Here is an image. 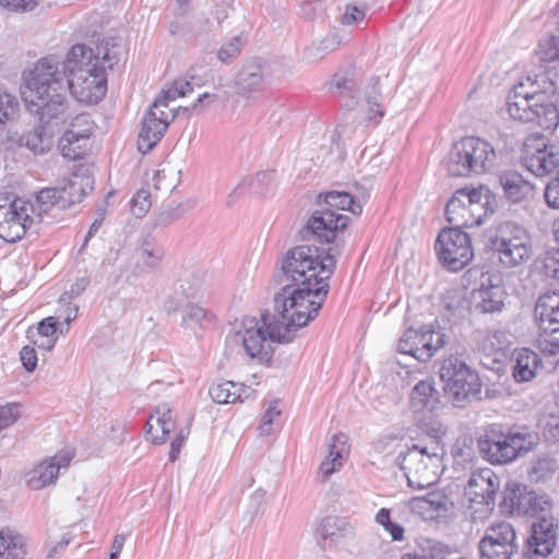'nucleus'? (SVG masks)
<instances>
[{"label": "nucleus", "instance_id": "15", "mask_svg": "<svg viewBox=\"0 0 559 559\" xmlns=\"http://www.w3.org/2000/svg\"><path fill=\"white\" fill-rule=\"evenodd\" d=\"M433 335L435 332L432 330L408 328L399 341L397 350L401 354L411 355L420 361H427L443 345V341L439 335H437V343L432 344Z\"/></svg>", "mask_w": 559, "mask_h": 559}, {"label": "nucleus", "instance_id": "14", "mask_svg": "<svg viewBox=\"0 0 559 559\" xmlns=\"http://www.w3.org/2000/svg\"><path fill=\"white\" fill-rule=\"evenodd\" d=\"M558 524L551 515H542L532 523L531 534L526 538V554L546 558L554 552L557 543Z\"/></svg>", "mask_w": 559, "mask_h": 559}, {"label": "nucleus", "instance_id": "42", "mask_svg": "<svg viewBox=\"0 0 559 559\" xmlns=\"http://www.w3.org/2000/svg\"><path fill=\"white\" fill-rule=\"evenodd\" d=\"M538 55L540 61L551 63L559 61V36H548L538 44Z\"/></svg>", "mask_w": 559, "mask_h": 559}, {"label": "nucleus", "instance_id": "49", "mask_svg": "<svg viewBox=\"0 0 559 559\" xmlns=\"http://www.w3.org/2000/svg\"><path fill=\"white\" fill-rule=\"evenodd\" d=\"M151 193L147 189H140L131 199V211L135 217H143L151 209Z\"/></svg>", "mask_w": 559, "mask_h": 559}, {"label": "nucleus", "instance_id": "44", "mask_svg": "<svg viewBox=\"0 0 559 559\" xmlns=\"http://www.w3.org/2000/svg\"><path fill=\"white\" fill-rule=\"evenodd\" d=\"M491 535H493L495 545L504 546L507 543L516 544V534L513 526L507 522L491 524Z\"/></svg>", "mask_w": 559, "mask_h": 559}, {"label": "nucleus", "instance_id": "25", "mask_svg": "<svg viewBox=\"0 0 559 559\" xmlns=\"http://www.w3.org/2000/svg\"><path fill=\"white\" fill-rule=\"evenodd\" d=\"M316 534L321 538L323 547L337 546L353 535V527L345 519L326 516L317 526Z\"/></svg>", "mask_w": 559, "mask_h": 559}, {"label": "nucleus", "instance_id": "12", "mask_svg": "<svg viewBox=\"0 0 559 559\" xmlns=\"http://www.w3.org/2000/svg\"><path fill=\"white\" fill-rule=\"evenodd\" d=\"M467 510L473 522H485L489 518V469L477 468L472 472L465 487Z\"/></svg>", "mask_w": 559, "mask_h": 559}, {"label": "nucleus", "instance_id": "3", "mask_svg": "<svg viewBox=\"0 0 559 559\" xmlns=\"http://www.w3.org/2000/svg\"><path fill=\"white\" fill-rule=\"evenodd\" d=\"M329 284L318 287L286 285L274 295L276 322L271 324V336L278 343H290L295 333L314 320L329 293Z\"/></svg>", "mask_w": 559, "mask_h": 559}, {"label": "nucleus", "instance_id": "8", "mask_svg": "<svg viewBox=\"0 0 559 559\" xmlns=\"http://www.w3.org/2000/svg\"><path fill=\"white\" fill-rule=\"evenodd\" d=\"M276 322L272 313L265 311L261 313L260 319L254 317H245L241 321V329L226 337V348L234 349L241 346L245 353L254 358H267L269 353L264 350L266 341L277 342L271 336V324Z\"/></svg>", "mask_w": 559, "mask_h": 559}, {"label": "nucleus", "instance_id": "37", "mask_svg": "<svg viewBox=\"0 0 559 559\" xmlns=\"http://www.w3.org/2000/svg\"><path fill=\"white\" fill-rule=\"evenodd\" d=\"M195 206V202L187 200L182 203H171L164 207L155 218V226L166 227L171 223L182 218L189 211Z\"/></svg>", "mask_w": 559, "mask_h": 559}, {"label": "nucleus", "instance_id": "64", "mask_svg": "<svg viewBox=\"0 0 559 559\" xmlns=\"http://www.w3.org/2000/svg\"><path fill=\"white\" fill-rule=\"evenodd\" d=\"M20 358L23 367L27 372H33L37 366V354L36 350L31 346L22 347L20 352Z\"/></svg>", "mask_w": 559, "mask_h": 559}, {"label": "nucleus", "instance_id": "19", "mask_svg": "<svg viewBox=\"0 0 559 559\" xmlns=\"http://www.w3.org/2000/svg\"><path fill=\"white\" fill-rule=\"evenodd\" d=\"M73 457L69 450L60 451L56 455L38 464L28 479V486L34 490H39L45 486L51 485L58 477L59 471L67 467Z\"/></svg>", "mask_w": 559, "mask_h": 559}, {"label": "nucleus", "instance_id": "31", "mask_svg": "<svg viewBox=\"0 0 559 559\" xmlns=\"http://www.w3.org/2000/svg\"><path fill=\"white\" fill-rule=\"evenodd\" d=\"M461 197L465 198V189H459L445 205L444 215L452 225L451 228H472L473 222L469 218L468 204Z\"/></svg>", "mask_w": 559, "mask_h": 559}, {"label": "nucleus", "instance_id": "30", "mask_svg": "<svg viewBox=\"0 0 559 559\" xmlns=\"http://www.w3.org/2000/svg\"><path fill=\"white\" fill-rule=\"evenodd\" d=\"M515 364L512 367V376L519 383L531 381L536 374V368L542 362L537 353L530 348L515 349L513 352Z\"/></svg>", "mask_w": 559, "mask_h": 559}, {"label": "nucleus", "instance_id": "55", "mask_svg": "<svg viewBox=\"0 0 559 559\" xmlns=\"http://www.w3.org/2000/svg\"><path fill=\"white\" fill-rule=\"evenodd\" d=\"M206 314L207 312L205 309L195 304L189 302L183 308L182 324L186 326L198 324L205 319Z\"/></svg>", "mask_w": 559, "mask_h": 559}, {"label": "nucleus", "instance_id": "27", "mask_svg": "<svg viewBox=\"0 0 559 559\" xmlns=\"http://www.w3.org/2000/svg\"><path fill=\"white\" fill-rule=\"evenodd\" d=\"M535 499V491L527 490V487L516 483H508L502 493L500 509L510 514H524V510Z\"/></svg>", "mask_w": 559, "mask_h": 559}, {"label": "nucleus", "instance_id": "36", "mask_svg": "<svg viewBox=\"0 0 559 559\" xmlns=\"http://www.w3.org/2000/svg\"><path fill=\"white\" fill-rule=\"evenodd\" d=\"M25 549L22 536L7 530L0 531V559H24Z\"/></svg>", "mask_w": 559, "mask_h": 559}, {"label": "nucleus", "instance_id": "40", "mask_svg": "<svg viewBox=\"0 0 559 559\" xmlns=\"http://www.w3.org/2000/svg\"><path fill=\"white\" fill-rule=\"evenodd\" d=\"M558 468V463L552 457H540L532 466L530 478L536 483H545L552 477Z\"/></svg>", "mask_w": 559, "mask_h": 559}, {"label": "nucleus", "instance_id": "23", "mask_svg": "<svg viewBox=\"0 0 559 559\" xmlns=\"http://www.w3.org/2000/svg\"><path fill=\"white\" fill-rule=\"evenodd\" d=\"M449 498L441 491H430L426 496L414 497L408 506L412 512L425 520H435L448 511Z\"/></svg>", "mask_w": 559, "mask_h": 559}, {"label": "nucleus", "instance_id": "53", "mask_svg": "<svg viewBox=\"0 0 559 559\" xmlns=\"http://www.w3.org/2000/svg\"><path fill=\"white\" fill-rule=\"evenodd\" d=\"M340 45L335 34L326 35L318 45L308 48L309 53L317 58H322L325 53L333 51Z\"/></svg>", "mask_w": 559, "mask_h": 559}, {"label": "nucleus", "instance_id": "35", "mask_svg": "<svg viewBox=\"0 0 559 559\" xmlns=\"http://www.w3.org/2000/svg\"><path fill=\"white\" fill-rule=\"evenodd\" d=\"M379 81L378 76H371L364 86V100L368 106L369 120L380 119L384 114Z\"/></svg>", "mask_w": 559, "mask_h": 559}, {"label": "nucleus", "instance_id": "16", "mask_svg": "<svg viewBox=\"0 0 559 559\" xmlns=\"http://www.w3.org/2000/svg\"><path fill=\"white\" fill-rule=\"evenodd\" d=\"M361 79L362 72L356 68L336 72L330 82V92L343 107L353 109L360 100Z\"/></svg>", "mask_w": 559, "mask_h": 559}, {"label": "nucleus", "instance_id": "62", "mask_svg": "<svg viewBox=\"0 0 559 559\" xmlns=\"http://www.w3.org/2000/svg\"><path fill=\"white\" fill-rule=\"evenodd\" d=\"M423 429L430 437V441H438L440 444H443L442 439L447 433V427L437 420H429L423 425Z\"/></svg>", "mask_w": 559, "mask_h": 559}, {"label": "nucleus", "instance_id": "28", "mask_svg": "<svg viewBox=\"0 0 559 559\" xmlns=\"http://www.w3.org/2000/svg\"><path fill=\"white\" fill-rule=\"evenodd\" d=\"M174 289L175 294L187 299L202 297L206 289L205 273L202 270H182Z\"/></svg>", "mask_w": 559, "mask_h": 559}, {"label": "nucleus", "instance_id": "33", "mask_svg": "<svg viewBox=\"0 0 559 559\" xmlns=\"http://www.w3.org/2000/svg\"><path fill=\"white\" fill-rule=\"evenodd\" d=\"M263 81L262 66L257 61H250L243 64L235 79L237 94L247 95L254 92L262 85Z\"/></svg>", "mask_w": 559, "mask_h": 559}, {"label": "nucleus", "instance_id": "24", "mask_svg": "<svg viewBox=\"0 0 559 559\" xmlns=\"http://www.w3.org/2000/svg\"><path fill=\"white\" fill-rule=\"evenodd\" d=\"M167 124L163 119H156L154 110H147L142 120V128L138 136V148L142 154L152 151L164 136Z\"/></svg>", "mask_w": 559, "mask_h": 559}, {"label": "nucleus", "instance_id": "60", "mask_svg": "<svg viewBox=\"0 0 559 559\" xmlns=\"http://www.w3.org/2000/svg\"><path fill=\"white\" fill-rule=\"evenodd\" d=\"M544 197L549 207L559 209V171L557 177L547 183Z\"/></svg>", "mask_w": 559, "mask_h": 559}, {"label": "nucleus", "instance_id": "34", "mask_svg": "<svg viewBox=\"0 0 559 559\" xmlns=\"http://www.w3.org/2000/svg\"><path fill=\"white\" fill-rule=\"evenodd\" d=\"M41 124L34 127L31 131L21 136V143L29 148L34 154H44L52 147V136L43 126L44 121L39 119ZM49 122H45L48 124Z\"/></svg>", "mask_w": 559, "mask_h": 559}, {"label": "nucleus", "instance_id": "4", "mask_svg": "<svg viewBox=\"0 0 559 559\" xmlns=\"http://www.w3.org/2000/svg\"><path fill=\"white\" fill-rule=\"evenodd\" d=\"M336 266L332 249L326 251L316 246L301 245L288 250L282 259L278 284L318 287L328 284Z\"/></svg>", "mask_w": 559, "mask_h": 559}, {"label": "nucleus", "instance_id": "48", "mask_svg": "<svg viewBox=\"0 0 559 559\" xmlns=\"http://www.w3.org/2000/svg\"><path fill=\"white\" fill-rule=\"evenodd\" d=\"M376 521L390 533L393 540H402L404 538V528L400 524L391 521L389 509H380L376 515Z\"/></svg>", "mask_w": 559, "mask_h": 559}, {"label": "nucleus", "instance_id": "7", "mask_svg": "<svg viewBox=\"0 0 559 559\" xmlns=\"http://www.w3.org/2000/svg\"><path fill=\"white\" fill-rule=\"evenodd\" d=\"M444 393L456 407H463L480 393V379L462 359L450 356L440 368Z\"/></svg>", "mask_w": 559, "mask_h": 559}, {"label": "nucleus", "instance_id": "52", "mask_svg": "<svg viewBox=\"0 0 559 559\" xmlns=\"http://www.w3.org/2000/svg\"><path fill=\"white\" fill-rule=\"evenodd\" d=\"M550 506L551 503L546 496L535 493V499H531V502L524 510V515H530L538 520L542 515H548L546 512H549Z\"/></svg>", "mask_w": 559, "mask_h": 559}, {"label": "nucleus", "instance_id": "18", "mask_svg": "<svg viewBox=\"0 0 559 559\" xmlns=\"http://www.w3.org/2000/svg\"><path fill=\"white\" fill-rule=\"evenodd\" d=\"M444 454V444H440L438 441H430V443L426 445L416 443L413 444L405 454L402 468L411 473L419 474L421 469L417 467V463H423L424 474H427L428 469H437L439 467Z\"/></svg>", "mask_w": 559, "mask_h": 559}, {"label": "nucleus", "instance_id": "43", "mask_svg": "<svg viewBox=\"0 0 559 559\" xmlns=\"http://www.w3.org/2000/svg\"><path fill=\"white\" fill-rule=\"evenodd\" d=\"M497 277L501 280L500 275L491 273V314L501 312L508 305H510V296L504 286L493 283Z\"/></svg>", "mask_w": 559, "mask_h": 559}, {"label": "nucleus", "instance_id": "58", "mask_svg": "<svg viewBox=\"0 0 559 559\" xmlns=\"http://www.w3.org/2000/svg\"><path fill=\"white\" fill-rule=\"evenodd\" d=\"M58 321L56 317H47L43 319L36 330H34L35 338H50V337H57L56 333L58 330Z\"/></svg>", "mask_w": 559, "mask_h": 559}, {"label": "nucleus", "instance_id": "29", "mask_svg": "<svg viewBox=\"0 0 559 559\" xmlns=\"http://www.w3.org/2000/svg\"><path fill=\"white\" fill-rule=\"evenodd\" d=\"M252 392L251 388L233 381L213 383L209 389L211 399L217 404L243 402Z\"/></svg>", "mask_w": 559, "mask_h": 559}, {"label": "nucleus", "instance_id": "54", "mask_svg": "<svg viewBox=\"0 0 559 559\" xmlns=\"http://www.w3.org/2000/svg\"><path fill=\"white\" fill-rule=\"evenodd\" d=\"M20 407L17 403L0 406V430L12 426L20 418Z\"/></svg>", "mask_w": 559, "mask_h": 559}, {"label": "nucleus", "instance_id": "45", "mask_svg": "<svg viewBox=\"0 0 559 559\" xmlns=\"http://www.w3.org/2000/svg\"><path fill=\"white\" fill-rule=\"evenodd\" d=\"M417 467L421 469L419 474L411 473L409 471H405V476L407 477V484L412 488L424 489L429 487L436 481V472L428 469L427 474H424V464L417 463Z\"/></svg>", "mask_w": 559, "mask_h": 559}, {"label": "nucleus", "instance_id": "50", "mask_svg": "<svg viewBox=\"0 0 559 559\" xmlns=\"http://www.w3.org/2000/svg\"><path fill=\"white\" fill-rule=\"evenodd\" d=\"M17 109V102L14 96L7 92H0V128L13 118Z\"/></svg>", "mask_w": 559, "mask_h": 559}, {"label": "nucleus", "instance_id": "47", "mask_svg": "<svg viewBox=\"0 0 559 559\" xmlns=\"http://www.w3.org/2000/svg\"><path fill=\"white\" fill-rule=\"evenodd\" d=\"M242 46L241 37L234 36L218 49L217 59L223 63L231 62L240 53Z\"/></svg>", "mask_w": 559, "mask_h": 559}, {"label": "nucleus", "instance_id": "20", "mask_svg": "<svg viewBox=\"0 0 559 559\" xmlns=\"http://www.w3.org/2000/svg\"><path fill=\"white\" fill-rule=\"evenodd\" d=\"M441 406V394L432 379H425L414 385L409 395V407L414 414L436 413Z\"/></svg>", "mask_w": 559, "mask_h": 559}, {"label": "nucleus", "instance_id": "11", "mask_svg": "<svg viewBox=\"0 0 559 559\" xmlns=\"http://www.w3.org/2000/svg\"><path fill=\"white\" fill-rule=\"evenodd\" d=\"M435 249L440 263L451 272L463 270L474 257L471 236L459 228H442Z\"/></svg>", "mask_w": 559, "mask_h": 559}, {"label": "nucleus", "instance_id": "6", "mask_svg": "<svg viewBox=\"0 0 559 559\" xmlns=\"http://www.w3.org/2000/svg\"><path fill=\"white\" fill-rule=\"evenodd\" d=\"M528 240L522 225L511 221L498 224L491 235V264L510 269L526 261L530 258Z\"/></svg>", "mask_w": 559, "mask_h": 559}, {"label": "nucleus", "instance_id": "41", "mask_svg": "<svg viewBox=\"0 0 559 559\" xmlns=\"http://www.w3.org/2000/svg\"><path fill=\"white\" fill-rule=\"evenodd\" d=\"M170 99L167 94H164L163 96L157 97L151 108L148 110H154V115L156 119H163V122L169 126L170 121L175 118L176 115H179L180 112H188L189 107H178L176 112H174L173 109H169L168 111L166 108L168 107V100Z\"/></svg>", "mask_w": 559, "mask_h": 559}, {"label": "nucleus", "instance_id": "63", "mask_svg": "<svg viewBox=\"0 0 559 559\" xmlns=\"http://www.w3.org/2000/svg\"><path fill=\"white\" fill-rule=\"evenodd\" d=\"M518 544H509L504 546L495 545L493 535H491V559H511L518 552Z\"/></svg>", "mask_w": 559, "mask_h": 559}, {"label": "nucleus", "instance_id": "10", "mask_svg": "<svg viewBox=\"0 0 559 559\" xmlns=\"http://www.w3.org/2000/svg\"><path fill=\"white\" fill-rule=\"evenodd\" d=\"M488 143L479 138L466 136L455 142L445 159V168L452 177L479 175L487 170Z\"/></svg>", "mask_w": 559, "mask_h": 559}, {"label": "nucleus", "instance_id": "21", "mask_svg": "<svg viewBox=\"0 0 559 559\" xmlns=\"http://www.w3.org/2000/svg\"><path fill=\"white\" fill-rule=\"evenodd\" d=\"M526 168L538 177L546 176L559 166V143L536 147L535 152L525 157Z\"/></svg>", "mask_w": 559, "mask_h": 559}, {"label": "nucleus", "instance_id": "22", "mask_svg": "<svg viewBox=\"0 0 559 559\" xmlns=\"http://www.w3.org/2000/svg\"><path fill=\"white\" fill-rule=\"evenodd\" d=\"M534 316L544 333L559 332V296L542 295L536 301Z\"/></svg>", "mask_w": 559, "mask_h": 559}, {"label": "nucleus", "instance_id": "57", "mask_svg": "<svg viewBox=\"0 0 559 559\" xmlns=\"http://www.w3.org/2000/svg\"><path fill=\"white\" fill-rule=\"evenodd\" d=\"M155 428L152 430V433H146L151 437L153 443L163 444L166 442L169 433L176 429L175 419H168V421H164L163 424H154Z\"/></svg>", "mask_w": 559, "mask_h": 559}, {"label": "nucleus", "instance_id": "1", "mask_svg": "<svg viewBox=\"0 0 559 559\" xmlns=\"http://www.w3.org/2000/svg\"><path fill=\"white\" fill-rule=\"evenodd\" d=\"M120 47L109 41L96 46V51L76 44L63 59L58 55L40 58L23 74L22 98L27 110L44 122H67V91L81 103L97 104L106 94V69L120 60Z\"/></svg>", "mask_w": 559, "mask_h": 559}, {"label": "nucleus", "instance_id": "39", "mask_svg": "<svg viewBox=\"0 0 559 559\" xmlns=\"http://www.w3.org/2000/svg\"><path fill=\"white\" fill-rule=\"evenodd\" d=\"M90 148V140L83 141L79 136L74 139H68V143L64 138H60L59 150L64 158L70 160L84 158Z\"/></svg>", "mask_w": 559, "mask_h": 559}, {"label": "nucleus", "instance_id": "46", "mask_svg": "<svg viewBox=\"0 0 559 559\" xmlns=\"http://www.w3.org/2000/svg\"><path fill=\"white\" fill-rule=\"evenodd\" d=\"M496 445V452L491 451V465H501L512 462L518 456H512L513 448L504 438L503 440H491V447Z\"/></svg>", "mask_w": 559, "mask_h": 559}, {"label": "nucleus", "instance_id": "13", "mask_svg": "<svg viewBox=\"0 0 559 559\" xmlns=\"http://www.w3.org/2000/svg\"><path fill=\"white\" fill-rule=\"evenodd\" d=\"M33 223L28 209L21 201L0 205V238L15 242L25 235Z\"/></svg>", "mask_w": 559, "mask_h": 559}, {"label": "nucleus", "instance_id": "61", "mask_svg": "<svg viewBox=\"0 0 559 559\" xmlns=\"http://www.w3.org/2000/svg\"><path fill=\"white\" fill-rule=\"evenodd\" d=\"M543 433L547 442L559 443V414L548 417Z\"/></svg>", "mask_w": 559, "mask_h": 559}, {"label": "nucleus", "instance_id": "32", "mask_svg": "<svg viewBox=\"0 0 559 559\" xmlns=\"http://www.w3.org/2000/svg\"><path fill=\"white\" fill-rule=\"evenodd\" d=\"M465 199L473 226H480L489 211V188L484 185L472 189L465 188Z\"/></svg>", "mask_w": 559, "mask_h": 559}, {"label": "nucleus", "instance_id": "9", "mask_svg": "<svg viewBox=\"0 0 559 559\" xmlns=\"http://www.w3.org/2000/svg\"><path fill=\"white\" fill-rule=\"evenodd\" d=\"M94 189V178L86 168H79L58 187L44 188L37 193V203L41 212L51 207L66 210L79 203Z\"/></svg>", "mask_w": 559, "mask_h": 559}, {"label": "nucleus", "instance_id": "2", "mask_svg": "<svg viewBox=\"0 0 559 559\" xmlns=\"http://www.w3.org/2000/svg\"><path fill=\"white\" fill-rule=\"evenodd\" d=\"M509 116L522 123L555 131L559 126V75L550 66L522 76L506 98Z\"/></svg>", "mask_w": 559, "mask_h": 559}, {"label": "nucleus", "instance_id": "56", "mask_svg": "<svg viewBox=\"0 0 559 559\" xmlns=\"http://www.w3.org/2000/svg\"><path fill=\"white\" fill-rule=\"evenodd\" d=\"M168 419H175L171 408L167 404L158 405L146 421V433H152L155 428L154 424H163Z\"/></svg>", "mask_w": 559, "mask_h": 559}, {"label": "nucleus", "instance_id": "5", "mask_svg": "<svg viewBox=\"0 0 559 559\" xmlns=\"http://www.w3.org/2000/svg\"><path fill=\"white\" fill-rule=\"evenodd\" d=\"M317 203L321 206L308 218L307 223L299 230L298 236L305 241H318L320 243L333 242L336 233L347 227L349 217L335 213L337 211H349L358 216L362 212V205L355 198L345 191H329L317 197Z\"/></svg>", "mask_w": 559, "mask_h": 559}, {"label": "nucleus", "instance_id": "59", "mask_svg": "<svg viewBox=\"0 0 559 559\" xmlns=\"http://www.w3.org/2000/svg\"><path fill=\"white\" fill-rule=\"evenodd\" d=\"M140 261L150 269H155L163 258V250L157 247H144L139 252Z\"/></svg>", "mask_w": 559, "mask_h": 559}, {"label": "nucleus", "instance_id": "17", "mask_svg": "<svg viewBox=\"0 0 559 559\" xmlns=\"http://www.w3.org/2000/svg\"><path fill=\"white\" fill-rule=\"evenodd\" d=\"M466 285L472 288L467 298L472 316L486 314L489 311V276L484 267H471L464 274Z\"/></svg>", "mask_w": 559, "mask_h": 559}, {"label": "nucleus", "instance_id": "51", "mask_svg": "<svg viewBox=\"0 0 559 559\" xmlns=\"http://www.w3.org/2000/svg\"><path fill=\"white\" fill-rule=\"evenodd\" d=\"M513 448L512 456H520L527 453L532 449L530 436L525 433H510L504 437Z\"/></svg>", "mask_w": 559, "mask_h": 559}, {"label": "nucleus", "instance_id": "38", "mask_svg": "<svg viewBox=\"0 0 559 559\" xmlns=\"http://www.w3.org/2000/svg\"><path fill=\"white\" fill-rule=\"evenodd\" d=\"M94 128V122L91 120L88 114H79L71 118L70 128L64 131L61 138L68 143V139H74V136L81 138L83 141L91 139Z\"/></svg>", "mask_w": 559, "mask_h": 559}, {"label": "nucleus", "instance_id": "26", "mask_svg": "<svg viewBox=\"0 0 559 559\" xmlns=\"http://www.w3.org/2000/svg\"><path fill=\"white\" fill-rule=\"evenodd\" d=\"M503 197L511 203L523 201L533 190V186L516 170H504L498 175Z\"/></svg>", "mask_w": 559, "mask_h": 559}]
</instances>
